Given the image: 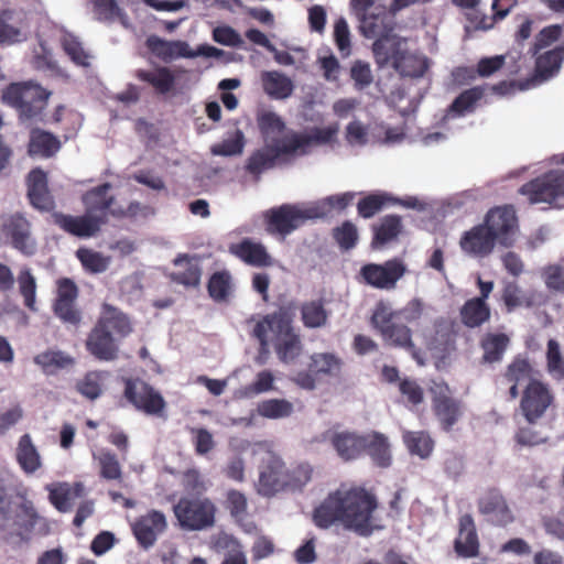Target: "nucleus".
Listing matches in <instances>:
<instances>
[{
    "instance_id": "338daca9",
    "label": "nucleus",
    "mask_w": 564,
    "mask_h": 564,
    "mask_svg": "<svg viewBox=\"0 0 564 564\" xmlns=\"http://www.w3.org/2000/svg\"><path fill=\"white\" fill-rule=\"evenodd\" d=\"M225 507L234 519L240 521L247 516V497L239 490L230 489L226 495Z\"/></svg>"
},
{
    "instance_id": "f03ea898",
    "label": "nucleus",
    "mask_w": 564,
    "mask_h": 564,
    "mask_svg": "<svg viewBox=\"0 0 564 564\" xmlns=\"http://www.w3.org/2000/svg\"><path fill=\"white\" fill-rule=\"evenodd\" d=\"M132 332L131 323L126 314L117 307L104 304L102 313L87 336L86 349L100 361L117 359L119 346L117 339Z\"/></svg>"
},
{
    "instance_id": "ea45409f",
    "label": "nucleus",
    "mask_w": 564,
    "mask_h": 564,
    "mask_svg": "<svg viewBox=\"0 0 564 564\" xmlns=\"http://www.w3.org/2000/svg\"><path fill=\"white\" fill-rule=\"evenodd\" d=\"M365 453L370 456L377 467L388 468L392 463L390 444L388 437L382 433H367Z\"/></svg>"
},
{
    "instance_id": "473e14b6",
    "label": "nucleus",
    "mask_w": 564,
    "mask_h": 564,
    "mask_svg": "<svg viewBox=\"0 0 564 564\" xmlns=\"http://www.w3.org/2000/svg\"><path fill=\"white\" fill-rule=\"evenodd\" d=\"M48 490L50 502L59 511L67 512L72 509L75 499L85 495V486L83 482H59L57 486L50 485Z\"/></svg>"
},
{
    "instance_id": "f3484780",
    "label": "nucleus",
    "mask_w": 564,
    "mask_h": 564,
    "mask_svg": "<svg viewBox=\"0 0 564 564\" xmlns=\"http://www.w3.org/2000/svg\"><path fill=\"white\" fill-rule=\"evenodd\" d=\"M339 368L340 359L334 354H313L308 364V370L297 371L292 380L303 389L313 390L316 386L317 375H333Z\"/></svg>"
},
{
    "instance_id": "8fccbe9b",
    "label": "nucleus",
    "mask_w": 564,
    "mask_h": 564,
    "mask_svg": "<svg viewBox=\"0 0 564 564\" xmlns=\"http://www.w3.org/2000/svg\"><path fill=\"white\" fill-rule=\"evenodd\" d=\"M545 359V368L551 378L557 382L564 381V355L556 339L547 340Z\"/></svg>"
},
{
    "instance_id": "6e6552de",
    "label": "nucleus",
    "mask_w": 564,
    "mask_h": 564,
    "mask_svg": "<svg viewBox=\"0 0 564 564\" xmlns=\"http://www.w3.org/2000/svg\"><path fill=\"white\" fill-rule=\"evenodd\" d=\"M0 236L20 253L26 257L35 254L37 243L32 235V224L22 213H13L2 218Z\"/></svg>"
},
{
    "instance_id": "3c124183",
    "label": "nucleus",
    "mask_w": 564,
    "mask_h": 564,
    "mask_svg": "<svg viewBox=\"0 0 564 564\" xmlns=\"http://www.w3.org/2000/svg\"><path fill=\"white\" fill-rule=\"evenodd\" d=\"M52 119L53 122L62 124L65 140L72 139L77 134L83 121L80 113L75 110H66L63 105L55 108Z\"/></svg>"
},
{
    "instance_id": "412c9836",
    "label": "nucleus",
    "mask_w": 564,
    "mask_h": 564,
    "mask_svg": "<svg viewBox=\"0 0 564 564\" xmlns=\"http://www.w3.org/2000/svg\"><path fill=\"white\" fill-rule=\"evenodd\" d=\"M496 242H498L497 239L487 226L479 224L464 232L459 245L464 252L473 257L484 258L494 251Z\"/></svg>"
},
{
    "instance_id": "680f3d73",
    "label": "nucleus",
    "mask_w": 564,
    "mask_h": 564,
    "mask_svg": "<svg viewBox=\"0 0 564 564\" xmlns=\"http://www.w3.org/2000/svg\"><path fill=\"white\" fill-rule=\"evenodd\" d=\"M292 411V403L282 399L265 400L258 405L259 414L268 419L286 417Z\"/></svg>"
},
{
    "instance_id": "72a5a7b5",
    "label": "nucleus",
    "mask_w": 564,
    "mask_h": 564,
    "mask_svg": "<svg viewBox=\"0 0 564 564\" xmlns=\"http://www.w3.org/2000/svg\"><path fill=\"white\" fill-rule=\"evenodd\" d=\"M503 377L509 383H511L509 388V397L511 400L519 397V386L525 387L531 381H539V379L534 378L533 367L523 358L513 359L507 367Z\"/></svg>"
},
{
    "instance_id": "0e129e2a",
    "label": "nucleus",
    "mask_w": 564,
    "mask_h": 564,
    "mask_svg": "<svg viewBox=\"0 0 564 564\" xmlns=\"http://www.w3.org/2000/svg\"><path fill=\"white\" fill-rule=\"evenodd\" d=\"M401 76L419 78L422 77L427 70V64L424 59L413 55H408L404 51L401 55L400 67H394Z\"/></svg>"
},
{
    "instance_id": "2f4dec72",
    "label": "nucleus",
    "mask_w": 564,
    "mask_h": 564,
    "mask_svg": "<svg viewBox=\"0 0 564 564\" xmlns=\"http://www.w3.org/2000/svg\"><path fill=\"white\" fill-rule=\"evenodd\" d=\"M134 76L140 82L150 85L159 95H167L175 87L176 77L173 70L166 66H158L152 69H137Z\"/></svg>"
},
{
    "instance_id": "052dcab7",
    "label": "nucleus",
    "mask_w": 564,
    "mask_h": 564,
    "mask_svg": "<svg viewBox=\"0 0 564 564\" xmlns=\"http://www.w3.org/2000/svg\"><path fill=\"white\" fill-rule=\"evenodd\" d=\"M390 200H392V197L387 193L369 194L358 202V215L362 218H371L379 213L387 203H390Z\"/></svg>"
},
{
    "instance_id": "f8f14e48",
    "label": "nucleus",
    "mask_w": 564,
    "mask_h": 564,
    "mask_svg": "<svg viewBox=\"0 0 564 564\" xmlns=\"http://www.w3.org/2000/svg\"><path fill=\"white\" fill-rule=\"evenodd\" d=\"M554 403V394L550 386L541 380L531 381L522 391L520 410L530 423H536Z\"/></svg>"
},
{
    "instance_id": "4c0bfd02",
    "label": "nucleus",
    "mask_w": 564,
    "mask_h": 564,
    "mask_svg": "<svg viewBox=\"0 0 564 564\" xmlns=\"http://www.w3.org/2000/svg\"><path fill=\"white\" fill-rule=\"evenodd\" d=\"M263 91L271 98L282 100L289 98L294 90L290 77L278 70H264L260 75Z\"/></svg>"
},
{
    "instance_id": "c85d7f7f",
    "label": "nucleus",
    "mask_w": 564,
    "mask_h": 564,
    "mask_svg": "<svg viewBox=\"0 0 564 564\" xmlns=\"http://www.w3.org/2000/svg\"><path fill=\"white\" fill-rule=\"evenodd\" d=\"M403 52L401 37L394 33L377 39L372 44L375 61L380 67L389 63H391L393 67H400Z\"/></svg>"
},
{
    "instance_id": "7ed1b4c3",
    "label": "nucleus",
    "mask_w": 564,
    "mask_h": 564,
    "mask_svg": "<svg viewBox=\"0 0 564 564\" xmlns=\"http://www.w3.org/2000/svg\"><path fill=\"white\" fill-rule=\"evenodd\" d=\"M51 91L32 82L12 83L2 93V100L14 108L21 123L42 117Z\"/></svg>"
},
{
    "instance_id": "6e6d98bb",
    "label": "nucleus",
    "mask_w": 564,
    "mask_h": 564,
    "mask_svg": "<svg viewBox=\"0 0 564 564\" xmlns=\"http://www.w3.org/2000/svg\"><path fill=\"white\" fill-rule=\"evenodd\" d=\"M108 373L106 371H89L83 379L77 381L76 390L89 400L98 399L102 393L104 379Z\"/></svg>"
},
{
    "instance_id": "f704fd0d",
    "label": "nucleus",
    "mask_w": 564,
    "mask_h": 564,
    "mask_svg": "<svg viewBox=\"0 0 564 564\" xmlns=\"http://www.w3.org/2000/svg\"><path fill=\"white\" fill-rule=\"evenodd\" d=\"M459 318L462 324L469 328H480L491 318V307L489 303L480 299H469L459 308Z\"/></svg>"
},
{
    "instance_id": "c03bdc74",
    "label": "nucleus",
    "mask_w": 564,
    "mask_h": 564,
    "mask_svg": "<svg viewBox=\"0 0 564 564\" xmlns=\"http://www.w3.org/2000/svg\"><path fill=\"white\" fill-rule=\"evenodd\" d=\"M269 330L273 334V339L290 336L296 330L292 326L293 315L290 308L281 307L264 317Z\"/></svg>"
},
{
    "instance_id": "aec40b11",
    "label": "nucleus",
    "mask_w": 564,
    "mask_h": 564,
    "mask_svg": "<svg viewBox=\"0 0 564 564\" xmlns=\"http://www.w3.org/2000/svg\"><path fill=\"white\" fill-rule=\"evenodd\" d=\"M357 19L359 21V32L366 39L377 40L394 33V18L383 6H377L373 10Z\"/></svg>"
},
{
    "instance_id": "09e8293b",
    "label": "nucleus",
    "mask_w": 564,
    "mask_h": 564,
    "mask_svg": "<svg viewBox=\"0 0 564 564\" xmlns=\"http://www.w3.org/2000/svg\"><path fill=\"white\" fill-rule=\"evenodd\" d=\"M94 458L98 463L100 478L107 481H122V467L115 453L104 449L98 455H94Z\"/></svg>"
},
{
    "instance_id": "79ce46f5",
    "label": "nucleus",
    "mask_w": 564,
    "mask_h": 564,
    "mask_svg": "<svg viewBox=\"0 0 564 564\" xmlns=\"http://www.w3.org/2000/svg\"><path fill=\"white\" fill-rule=\"evenodd\" d=\"M301 321L306 328H322L328 323L329 312L323 299L305 301L300 307Z\"/></svg>"
},
{
    "instance_id": "dca6fc26",
    "label": "nucleus",
    "mask_w": 564,
    "mask_h": 564,
    "mask_svg": "<svg viewBox=\"0 0 564 564\" xmlns=\"http://www.w3.org/2000/svg\"><path fill=\"white\" fill-rule=\"evenodd\" d=\"M53 221L65 232L78 237H95L105 225L104 217H94L85 210L82 216L66 215L59 212L53 213Z\"/></svg>"
},
{
    "instance_id": "e2e57ef3",
    "label": "nucleus",
    "mask_w": 564,
    "mask_h": 564,
    "mask_svg": "<svg viewBox=\"0 0 564 564\" xmlns=\"http://www.w3.org/2000/svg\"><path fill=\"white\" fill-rule=\"evenodd\" d=\"M76 257L82 265L91 273H100L107 270L108 259L100 252L87 248H80L76 251Z\"/></svg>"
},
{
    "instance_id": "b1692460",
    "label": "nucleus",
    "mask_w": 564,
    "mask_h": 564,
    "mask_svg": "<svg viewBox=\"0 0 564 564\" xmlns=\"http://www.w3.org/2000/svg\"><path fill=\"white\" fill-rule=\"evenodd\" d=\"M111 185L109 183H102L91 189L87 191L83 195V204L85 210L94 217H104L105 225L111 216V210L117 208L116 198L113 195H108Z\"/></svg>"
},
{
    "instance_id": "20e7f679",
    "label": "nucleus",
    "mask_w": 564,
    "mask_h": 564,
    "mask_svg": "<svg viewBox=\"0 0 564 564\" xmlns=\"http://www.w3.org/2000/svg\"><path fill=\"white\" fill-rule=\"evenodd\" d=\"M370 322L387 346L403 349L410 352L413 358L419 357V349L413 341L412 329L401 323L387 304L380 302L376 305Z\"/></svg>"
},
{
    "instance_id": "603ef678",
    "label": "nucleus",
    "mask_w": 564,
    "mask_h": 564,
    "mask_svg": "<svg viewBox=\"0 0 564 564\" xmlns=\"http://www.w3.org/2000/svg\"><path fill=\"white\" fill-rule=\"evenodd\" d=\"M257 124L265 141H273L274 137L281 134L286 128L283 119L270 110H263L257 115Z\"/></svg>"
},
{
    "instance_id": "6ab92c4d",
    "label": "nucleus",
    "mask_w": 564,
    "mask_h": 564,
    "mask_svg": "<svg viewBox=\"0 0 564 564\" xmlns=\"http://www.w3.org/2000/svg\"><path fill=\"white\" fill-rule=\"evenodd\" d=\"M291 144L285 133L279 142L254 151L248 159L247 171L258 175L265 170L272 169L280 159L295 156L293 151L289 150Z\"/></svg>"
},
{
    "instance_id": "5fc2aeb1",
    "label": "nucleus",
    "mask_w": 564,
    "mask_h": 564,
    "mask_svg": "<svg viewBox=\"0 0 564 564\" xmlns=\"http://www.w3.org/2000/svg\"><path fill=\"white\" fill-rule=\"evenodd\" d=\"M33 360L46 373L66 368L74 364V359L61 350H46L40 352Z\"/></svg>"
},
{
    "instance_id": "c756f323",
    "label": "nucleus",
    "mask_w": 564,
    "mask_h": 564,
    "mask_svg": "<svg viewBox=\"0 0 564 564\" xmlns=\"http://www.w3.org/2000/svg\"><path fill=\"white\" fill-rule=\"evenodd\" d=\"M28 197L30 204L42 212L54 208V200L50 195L46 183V175L41 170H33L28 177Z\"/></svg>"
},
{
    "instance_id": "4468645a",
    "label": "nucleus",
    "mask_w": 564,
    "mask_h": 564,
    "mask_svg": "<svg viewBox=\"0 0 564 564\" xmlns=\"http://www.w3.org/2000/svg\"><path fill=\"white\" fill-rule=\"evenodd\" d=\"M56 297L53 302V312L64 324L77 327L82 322V312L76 306L79 290L69 278L56 281Z\"/></svg>"
},
{
    "instance_id": "4be33fe9",
    "label": "nucleus",
    "mask_w": 564,
    "mask_h": 564,
    "mask_svg": "<svg viewBox=\"0 0 564 564\" xmlns=\"http://www.w3.org/2000/svg\"><path fill=\"white\" fill-rule=\"evenodd\" d=\"M228 251L243 263L254 268H267L273 264V259L267 248L261 242L253 241L250 238L230 243Z\"/></svg>"
},
{
    "instance_id": "423d86ee",
    "label": "nucleus",
    "mask_w": 564,
    "mask_h": 564,
    "mask_svg": "<svg viewBox=\"0 0 564 564\" xmlns=\"http://www.w3.org/2000/svg\"><path fill=\"white\" fill-rule=\"evenodd\" d=\"M123 397L140 411L149 416L165 417L166 401L154 387L139 377L122 378Z\"/></svg>"
},
{
    "instance_id": "37998d69",
    "label": "nucleus",
    "mask_w": 564,
    "mask_h": 564,
    "mask_svg": "<svg viewBox=\"0 0 564 564\" xmlns=\"http://www.w3.org/2000/svg\"><path fill=\"white\" fill-rule=\"evenodd\" d=\"M402 230V218L399 215H387L380 219V223L373 227V238L371 245L382 247L388 242L395 240Z\"/></svg>"
},
{
    "instance_id": "bb28decb",
    "label": "nucleus",
    "mask_w": 564,
    "mask_h": 564,
    "mask_svg": "<svg viewBox=\"0 0 564 564\" xmlns=\"http://www.w3.org/2000/svg\"><path fill=\"white\" fill-rule=\"evenodd\" d=\"M366 440L367 433L341 431L332 434L330 444L343 460L349 462L365 454Z\"/></svg>"
},
{
    "instance_id": "a19ab883",
    "label": "nucleus",
    "mask_w": 564,
    "mask_h": 564,
    "mask_svg": "<svg viewBox=\"0 0 564 564\" xmlns=\"http://www.w3.org/2000/svg\"><path fill=\"white\" fill-rule=\"evenodd\" d=\"M510 344V338L505 333H486L479 341L482 349V362L495 364L502 360Z\"/></svg>"
},
{
    "instance_id": "393cba45",
    "label": "nucleus",
    "mask_w": 564,
    "mask_h": 564,
    "mask_svg": "<svg viewBox=\"0 0 564 564\" xmlns=\"http://www.w3.org/2000/svg\"><path fill=\"white\" fill-rule=\"evenodd\" d=\"M479 538L474 519L466 513L459 518L458 535L454 541L456 554L464 558L477 557L479 555Z\"/></svg>"
},
{
    "instance_id": "5701e85b",
    "label": "nucleus",
    "mask_w": 564,
    "mask_h": 564,
    "mask_svg": "<svg viewBox=\"0 0 564 564\" xmlns=\"http://www.w3.org/2000/svg\"><path fill=\"white\" fill-rule=\"evenodd\" d=\"M166 528V520L162 512L152 510L137 519L132 525L133 534L143 549L154 545L158 535Z\"/></svg>"
},
{
    "instance_id": "ddd939ff",
    "label": "nucleus",
    "mask_w": 564,
    "mask_h": 564,
    "mask_svg": "<svg viewBox=\"0 0 564 564\" xmlns=\"http://www.w3.org/2000/svg\"><path fill=\"white\" fill-rule=\"evenodd\" d=\"M482 224L487 226L499 245L511 247L514 243L519 226L513 206L505 205L489 209Z\"/></svg>"
},
{
    "instance_id": "c9c22d12",
    "label": "nucleus",
    "mask_w": 564,
    "mask_h": 564,
    "mask_svg": "<svg viewBox=\"0 0 564 564\" xmlns=\"http://www.w3.org/2000/svg\"><path fill=\"white\" fill-rule=\"evenodd\" d=\"M61 147V141L52 132L40 128L31 130L28 143V152L31 156L48 159L55 155Z\"/></svg>"
},
{
    "instance_id": "a18cd8bd",
    "label": "nucleus",
    "mask_w": 564,
    "mask_h": 564,
    "mask_svg": "<svg viewBox=\"0 0 564 564\" xmlns=\"http://www.w3.org/2000/svg\"><path fill=\"white\" fill-rule=\"evenodd\" d=\"M209 296L215 302H226L232 293V276L227 270L214 272L207 283Z\"/></svg>"
},
{
    "instance_id": "a878e982",
    "label": "nucleus",
    "mask_w": 564,
    "mask_h": 564,
    "mask_svg": "<svg viewBox=\"0 0 564 564\" xmlns=\"http://www.w3.org/2000/svg\"><path fill=\"white\" fill-rule=\"evenodd\" d=\"M337 129L327 128H314L311 133H303L290 130L286 132V137L291 144L290 151H293L295 156H302L310 153V149L314 144L328 143L336 134Z\"/></svg>"
},
{
    "instance_id": "9b49d317",
    "label": "nucleus",
    "mask_w": 564,
    "mask_h": 564,
    "mask_svg": "<svg viewBox=\"0 0 564 564\" xmlns=\"http://www.w3.org/2000/svg\"><path fill=\"white\" fill-rule=\"evenodd\" d=\"M432 410L443 431L451 432L463 414L462 401L451 395V389L444 381L433 382L430 388Z\"/></svg>"
},
{
    "instance_id": "69168bd1",
    "label": "nucleus",
    "mask_w": 564,
    "mask_h": 564,
    "mask_svg": "<svg viewBox=\"0 0 564 564\" xmlns=\"http://www.w3.org/2000/svg\"><path fill=\"white\" fill-rule=\"evenodd\" d=\"M541 276L550 291L564 293V265L547 264L541 270Z\"/></svg>"
},
{
    "instance_id": "13d9d810",
    "label": "nucleus",
    "mask_w": 564,
    "mask_h": 564,
    "mask_svg": "<svg viewBox=\"0 0 564 564\" xmlns=\"http://www.w3.org/2000/svg\"><path fill=\"white\" fill-rule=\"evenodd\" d=\"M245 134L241 130L237 129L232 137L223 140L219 143L210 147V153L218 156H232L242 153L245 148Z\"/></svg>"
},
{
    "instance_id": "e433bc0d",
    "label": "nucleus",
    "mask_w": 564,
    "mask_h": 564,
    "mask_svg": "<svg viewBox=\"0 0 564 564\" xmlns=\"http://www.w3.org/2000/svg\"><path fill=\"white\" fill-rule=\"evenodd\" d=\"M15 460L21 470L26 475H32L42 468V457L31 435L28 433L20 436L18 441Z\"/></svg>"
},
{
    "instance_id": "1a4fd4ad",
    "label": "nucleus",
    "mask_w": 564,
    "mask_h": 564,
    "mask_svg": "<svg viewBox=\"0 0 564 564\" xmlns=\"http://www.w3.org/2000/svg\"><path fill=\"white\" fill-rule=\"evenodd\" d=\"M519 192L527 196L531 204H553L564 197V171H549L523 184Z\"/></svg>"
},
{
    "instance_id": "a211bd4d",
    "label": "nucleus",
    "mask_w": 564,
    "mask_h": 564,
    "mask_svg": "<svg viewBox=\"0 0 564 564\" xmlns=\"http://www.w3.org/2000/svg\"><path fill=\"white\" fill-rule=\"evenodd\" d=\"M285 473L284 462L276 455H268L260 466L258 492L262 496L271 497L284 490Z\"/></svg>"
},
{
    "instance_id": "7c9ffc66",
    "label": "nucleus",
    "mask_w": 564,
    "mask_h": 564,
    "mask_svg": "<svg viewBox=\"0 0 564 564\" xmlns=\"http://www.w3.org/2000/svg\"><path fill=\"white\" fill-rule=\"evenodd\" d=\"M173 264L175 267H182L183 269L176 272H172L170 274L171 281L186 288H197L200 284L202 267L197 257L178 254L173 260Z\"/></svg>"
},
{
    "instance_id": "bf43d9fd",
    "label": "nucleus",
    "mask_w": 564,
    "mask_h": 564,
    "mask_svg": "<svg viewBox=\"0 0 564 564\" xmlns=\"http://www.w3.org/2000/svg\"><path fill=\"white\" fill-rule=\"evenodd\" d=\"M501 297L508 312H512L520 306L531 307L534 305L532 296L524 295L516 282H509L505 285Z\"/></svg>"
},
{
    "instance_id": "39448f33",
    "label": "nucleus",
    "mask_w": 564,
    "mask_h": 564,
    "mask_svg": "<svg viewBox=\"0 0 564 564\" xmlns=\"http://www.w3.org/2000/svg\"><path fill=\"white\" fill-rule=\"evenodd\" d=\"M322 207L301 208L296 205L283 204L269 209L265 215V228L269 234H278L283 237L301 227L308 219L324 218Z\"/></svg>"
},
{
    "instance_id": "2eb2a0df",
    "label": "nucleus",
    "mask_w": 564,
    "mask_h": 564,
    "mask_svg": "<svg viewBox=\"0 0 564 564\" xmlns=\"http://www.w3.org/2000/svg\"><path fill=\"white\" fill-rule=\"evenodd\" d=\"M477 508L486 521L496 527H507L514 520L513 513L501 490L488 488L478 499Z\"/></svg>"
},
{
    "instance_id": "864d4df0",
    "label": "nucleus",
    "mask_w": 564,
    "mask_h": 564,
    "mask_svg": "<svg viewBox=\"0 0 564 564\" xmlns=\"http://www.w3.org/2000/svg\"><path fill=\"white\" fill-rule=\"evenodd\" d=\"M18 284L24 306L32 312H36V280L31 269L23 268L19 271Z\"/></svg>"
},
{
    "instance_id": "58836bf2",
    "label": "nucleus",
    "mask_w": 564,
    "mask_h": 564,
    "mask_svg": "<svg viewBox=\"0 0 564 564\" xmlns=\"http://www.w3.org/2000/svg\"><path fill=\"white\" fill-rule=\"evenodd\" d=\"M147 46L152 54L164 62L175 57H194L195 54L189 51L188 44L183 41H166L158 36H150L147 40Z\"/></svg>"
},
{
    "instance_id": "4d7b16f0",
    "label": "nucleus",
    "mask_w": 564,
    "mask_h": 564,
    "mask_svg": "<svg viewBox=\"0 0 564 564\" xmlns=\"http://www.w3.org/2000/svg\"><path fill=\"white\" fill-rule=\"evenodd\" d=\"M313 468L307 463H301L292 468H286L284 490H301L312 479Z\"/></svg>"
},
{
    "instance_id": "49530a36",
    "label": "nucleus",
    "mask_w": 564,
    "mask_h": 564,
    "mask_svg": "<svg viewBox=\"0 0 564 564\" xmlns=\"http://www.w3.org/2000/svg\"><path fill=\"white\" fill-rule=\"evenodd\" d=\"M403 442L412 455L422 459L430 457L434 449V441L427 432L408 431L403 434Z\"/></svg>"
},
{
    "instance_id": "de8ad7c7",
    "label": "nucleus",
    "mask_w": 564,
    "mask_h": 564,
    "mask_svg": "<svg viewBox=\"0 0 564 564\" xmlns=\"http://www.w3.org/2000/svg\"><path fill=\"white\" fill-rule=\"evenodd\" d=\"M273 345L278 358L284 364L294 362L303 351V343L297 332L280 339H273Z\"/></svg>"
},
{
    "instance_id": "9d476101",
    "label": "nucleus",
    "mask_w": 564,
    "mask_h": 564,
    "mask_svg": "<svg viewBox=\"0 0 564 564\" xmlns=\"http://www.w3.org/2000/svg\"><path fill=\"white\" fill-rule=\"evenodd\" d=\"M406 265L403 260L393 258L383 263H366L359 271L360 281L378 290H394L404 276Z\"/></svg>"
},
{
    "instance_id": "0eeeda50",
    "label": "nucleus",
    "mask_w": 564,
    "mask_h": 564,
    "mask_svg": "<svg viewBox=\"0 0 564 564\" xmlns=\"http://www.w3.org/2000/svg\"><path fill=\"white\" fill-rule=\"evenodd\" d=\"M174 513L182 528L203 530L214 525L216 507L208 498H181L174 506Z\"/></svg>"
},
{
    "instance_id": "774afa93",
    "label": "nucleus",
    "mask_w": 564,
    "mask_h": 564,
    "mask_svg": "<svg viewBox=\"0 0 564 564\" xmlns=\"http://www.w3.org/2000/svg\"><path fill=\"white\" fill-rule=\"evenodd\" d=\"M334 41L341 56L351 52L350 31L345 18L340 17L334 24Z\"/></svg>"
},
{
    "instance_id": "cd10ccee",
    "label": "nucleus",
    "mask_w": 564,
    "mask_h": 564,
    "mask_svg": "<svg viewBox=\"0 0 564 564\" xmlns=\"http://www.w3.org/2000/svg\"><path fill=\"white\" fill-rule=\"evenodd\" d=\"M486 90L487 86H474L463 90L448 106L444 118L456 119L475 112Z\"/></svg>"
},
{
    "instance_id": "f257e3e1",
    "label": "nucleus",
    "mask_w": 564,
    "mask_h": 564,
    "mask_svg": "<svg viewBox=\"0 0 564 564\" xmlns=\"http://www.w3.org/2000/svg\"><path fill=\"white\" fill-rule=\"evenodd\" d=\"M378 500L373 492L362 486L341 485L329 492L313 511V522L319 529L341 524L361 536L373 531V512Z\"/></svg>"
}]
</instances>
